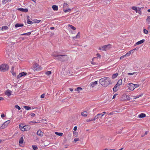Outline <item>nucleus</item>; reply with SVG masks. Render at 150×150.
Instances as JSON below:
<instances>
[{
	"label": "nucleus",
	"mask_w": 150,
	"mask_h": 150,
	"mask_svg": "<svg viewBox=\"0 0 150 150\" xmlns=\"http://www.w3.org/2000/svg\"><path fill=\"white\" fill-rule=\"evenodd\" d=\"M99 82L101 85L104 87H106L110 84L111 80L109 77H104L99 79Z\"/></svg>",
	"instance_id": "nucleus-1"
},
{
	"label": "nucleus",
	"mask_w": 150,
	"mask_h": 150,
	"mask_svg": "<svg viewBox=\"0 0 150 150\" xmlns=\"http://www.w3.org/2000/svg\"><path fill=\"white\" fill-rule=\"evenodd\" d=\"M9 69V66L6 64H4L0 65V71L4 72Z\"/></svg>",
	"instance_id": "nucleus-2"
},
{
	"label": "nucleus",
	"mask_w": 150,
	"mask_h": 150,
	"mask_svg": "<svg viewBox=\"0 0 150 150\" xmlns=\"http://www.w3.org/2000/svg\"><path fill=\"white\" fill-rule=\"evenodd\" d=\"M111 48H112L111 45L108 44L104 46H101V47H99V49L103 51H106L110 49Z\"/></svg>",
	"instance_id": "nucleus-3"
},
{
	"label": "nucleus",
	"mask_w": 150,
	"mask_h": 150,
	"mask_svg": "<svg viewBox=\"0 0 150 150\" xmlns=\"http://www.w3.org/2000/svg\"><path fill=\"white\" fill-rule=\"evenodd\" d=\"M32 68L34 71H40L42 69V67L37 63H35L33 65Z\"/></svg>",
	"instance_id": "nucleus-4"
},
{
	"label": "nucleus",
	"mask_w": 150,
	"mask_h": 150,
	"mask_svg": "<svg viewBox=\"0 0 150 150\" xmlns=\"http://www.w3.org/2000/svg\"><path fill=\"white\" fill-rule=\"evenodd\" d=\"M10 122V120H7L4 122L1 127H0V129H3L4 128L6 127V126L8 125V124Z\"/></svg>",
	"instance_id": "nucleus-5"
},
{
	"label": "nucleus",
	"mask_w": 150,
	"mask_h": 150,
	"mask_svg": "<svg viewBox=\"0 0 150 150\" xmlns=\"http://www.w3.org/2000/svg\"><path fill=\"white\" fill-rule=\"evenodd\" d=\"M134 84L132 83H129L128 84L127 86L129 90L133 91L134 90Z\"/></svg>",
	"instance_id": "nucleus-6"
},
{
	"label": "nucleus",
	"mask_w": 150,
	"mask_h": 150,
	"mask_svg": "<svg viewBox=\"0 0 150 150\" xmlns=\"http://www.w3.org/2000/svg\"><path fill=\"white\" fill-rule=\"evenodd\" d=\"M59 57L58 58V59L60 61L64 62V61L66 59L64 58V57H67V55H59Z\"/></svg>",
	"instance_id": "nucleus-7"
},
{
	"label": "nucleus",
	"mask_w": 150,
	"mask_h": 150,
	"mask_svg": "<svg viewBox=\"0 0 150 150\" xmlns=\"http://www.w3.org/2000/svg\"><path fill=\"white\" fill-rule=\"evenodd\" d=\"M12 92V91L8 89L5 91V94L8 97H9L11 96Z\"/></svg>",
	"instance_id": "nucleus-8"
},
{
	"label": "nucleus",
	"mask_w": 150,
	"mask_h": 150,
	"mask_svg": "<svg viewBox=\"0 0 150 150\" xmlns=\"http://www.w3.org/2000/svg\"><path fill=\"white\" fill-rule=\"evenodd\" d=\"M27 73L25 72H24V71H23L22 72L20 73V74L18 75L17 76V78L18 79L20 78H21V77L24 76V75H27Z\"/></svg>",
	"instance_id": "nucleus-9"
},
{
	"label": "nucleus",
	"mask_w": 150,
	"mask_h": 150,
	"mask_svg": "<svg viewBox=\"0 0 150 150\" xmlns=\"http://www.w3.org/2000/svg\"><path fill=\"white\" fill-rule=\"evenodd\" d=\"M30 126L28 125H24L23 131H28L30 129Z\"/></svg>",
	"instance_id": "nucleus-10"
},
{
	"label": "nucleus",
	"mask_w": 150,
	"mask_h": 150,
	"mask_svg": "<svg viewBox=\"0 0 150 150\" xmlns=\"http://www.w3.org/2000/svg\"><path fill=\"white\" fill-rule=\"evenodd\" d=\"M81 37V33L80 32H79L77 34V35L76 36L73 37V39H79Z\"/></svg>",
	"instance_id": "nucleus-11"
},
{
	"label": "nucleus",
	"mask_w": 150,
	"mask_h": 150,
	"mask_svg": "<svg viewBox=\"0 0 150 150\" xmlns=\"http://www.w3.org/2000/svg\"><path fill=\"white\" fill-rule=\"evenodd\" d=\"M43 134V132H42L41 130L39 129L37 132V134L38 135H40V136H42Z\"/></svg>",
	"instance_id": "nucleus-12"
},
{
	"label": "nucleus",
	"mask_w": 150,
	"mask_h": 150,
	"mask_svg": "<svg viewBox=\"0 0 150 150\" xmlns=\"http://www.w3.org/2000/svg\"><path fill=\"white\" fill-rule=\"evenodd\" d=\"M146 115L144 113H141L138 115V117L139 118H142L146 117Z\"/></svg>",
	"instance_id": "nucleus-13"
},
{
	"label": "nucleus",
	"mask_w": 150,
	"mask_h": 150,
	"mask_svg": "<svg viewBox=\"0 0 150 150\" xmlns=\"http://www.w3.org/2000/svg\"><path fill=\"white\" fill-rule=\"evenodd\" d=\"M97 81H95L93 82H92L90 83L91 86L92 87H94L95 86V85H97Z\"/></svg>",
	"instance_id": "nucleus-14"
},
{
	"label": "nucleus",
	"mask_w": 150,
	"mask_h": 150,
	"mask_svg": "<svg viewBox=\"0 0 150 150\" xmlns=\"http://www.w3.org/2000/svg\"><path fill=\"white\" fill-rule=\"evenodd\" d=\"M119 86L117 84V83L116 85H115V87L113 88V91L114 92H116L117 91L118 88H117Z\"/></svg>",
	"instance_id": "nucleus-15"
},
{
	"label": "nucleus",
	"mask_w": 150,
	"mask_h": 150,
	"mask_svg": "<svg viewBox=\"0 0 150 150\" xmlns=\"http://www.w3.org/2000/svg\"><path fill=\"white\" fill-rule=\"evenodd\" d=\"M81 115L84 117H86L88 115V112L86 111H84L81 112Z\"/></svg>",
	"instance_id": "nucleus-16"
},
{
	"label": "nucleus",
	"mask_w": 150,
	"mask_h": 150,
	"mask_svg": "<svg viewBox=\"0 0 150 150\" xmlns=\"http://www.w3.org/2000/svg\"><path fill=\"white\" fill-rule=\"evenodd\" d=\"M144 41H145L144 39H142V40H140L139 41H138V42H137L136 43V44L137 45L141 44H142L144 42Z\"/></svg>",
	"instance_id": "nucleus-17"
},
{
	"label": "nucleus",
	"mask_w": 150,
	"mask_h": 150,
	"mask_svg": "<svg viewBox=\"0 0 150 150\" xmlns=\"http://www.w3.org/2000/svg\"><path fill=\"white\" fill-rule=\"evenodd\" d=\"M23 25H24L22 24V23H16V24L15 25V27L17 28V27H18L23 26Z\"/></svg>",
	"instance_id": "nucleus-18"
},
{
	"label": "nucleus",
	"mask_w": 150,
	"mask_h": 150,
	"mask_svg": "<svg viewBox=\"0 0 150 150\" xmlns=\"http://www.w3.org/2000/svg\"><path fill=\"white\" fill-rule=\"evenodd\" d=\"M18 10L22 11V12H27L28 11V10L27 8H19Z\"/></svg>",
	"instance_id": "nucleus-19"
},
{
	"label": "nucleus",
	"mask_w": 150,
	"mask_h": 150,
	"mask_svg": "<svg viewBox=\"0 0 150 150\" xmlns=\"http://www.w3.org/2000/svg\"><path fill=\"white\" fill-rule=\"evenodd\" d=\"M135 49H134V50H131V51H130L129 52L126 53V54H125V57H128L130 55L132 52L134 50H135Z\"/></svg>",
	"instance_id": "nucleus-20"
},
{
	"label": "nucleus",
	"mask_w": 150,
	"mask_h": 150,
	"mask_svg": "<svg viewBox=\"0 0 150 150\" xmlns=\"http://www.w3.org/2000/svg\"><path fill=\"white\" fill-rule=\"evenodd\" d=\"M24 141V138L23 137H20L19 140V144L23 143Z\"/></svg>",
	"instance_id": "nucleus-21"
},
{
	"label": "nucleus",
	"mask_w": 150,
	"mask_h": 150,
	"mask_svg": "<svg viewBox=\"0 0 150 150\" xmlns=\"http://www.w3.org/2000/svg\"><path fill=\"white\" fill-rule=\"evenodd\" d=\"M52 8L54 11H57L58 9V6L56 5H53L52 6Z\"/></svg>",
	"instance_id": "nucleus-22"
},
{
	"label": "nucleus",
	"mask_w": 150,
	"mask_h": 150,
	"mask_svg": "<svg viewBox=\"0 0 150 150\" xmlns=\"http://www.w3.org/2000/svg\"><path fill=\"white\" fill-rule=\"evenodd\" d=\"M122 83V80L121 79H120L118 80V82H117V84L118 86H120V85H121Z\"/></svg>",
	"instance_id": "nucleus-23"
},
{
	"label": "nucleus",
	"mask_w": 150,
	"mask_h": 150,
	"mask_svg": "<svg viewBox=\"0 0 150 150\" xmlns=\"http://www.w3.org/2000/svg\"><path fill=\"white\" fill-rule=\"evenodd\" d=\"M8 29V27L6 26H4L2 27L1 30H6Z\"/></svg>",
	"instance_id": "nucleus-24"
},
{
	"label": "nucleus",
	"mask_w": 150,
	"mask_h": 150,
	"mask_svg": "<svg viewBox=\"0 0 150 150\" xmlns=\"http://www.w3.org/2000/svg\"><path fill=\"white\" fill-rule=\"evenodd\" d=\"M24 125L23 124H20L19 125V128L21 130L23 131V130L24 129Z\"/></svg>",
	"instance_id": "nucleus-25"
},
{
	"label": "nucleus",
	"mask_w": 150,
	"mask_h": 150,
	"mask_svg": "<svg viewBox=\"0 0 150 150\" xmlns=\"http://www.w3.org/2000/svg\"><path fill=\"white\" fill-rule=\"evenodd\" d=\"M117 75H118V73H115V74H112V79L115 78L117 77Z\"/></svg>",
	"instance_id": "nucleus-26"
},
{
	"label": "nucleus",
	"mask_w": 150,
	"mask_h": 150,
	"mask_svg": "<svg viewBox=\"0 0 150 150\" xmlns=\"http://www.w3.org/2000/svg\"><path fill=\"white\" fill-rule=\"evenodd\" d=\"M55 134L59 136H62L63 134V133L61 132H55Z\"/></svg>",
	"instance_id": "nucleus-27"
},
{
	"label": "nucleus",
	"mask_w": 150,
	"mask_h": 150,
	"mask_svg": "<svg viewBox=\"0 0 150 150\" xmlns=\"http://www.w3.org/2000/svg\"><path fill=\"white\" fill-rule=\"evenodd\" d=\"M146 20L147 23H150V16H147V18Z\"/></svg>",
	"instance_id": "nucleus-28"
},
{
	"label": "nucleus",
	"mask_w": 150,
	"mask_h": 150,
	"mask_svg": "<svg viewBox=\"0 0 150 150\" xmlns=\"http://www.w3.org/2000/svg\"><path fill=\"white\" fill-rule=\"evenodd\" d=\"M24 108L25 110H30L31 109L30 107L28 106H24Z\"/></svg>",
	"instance_id": "nucleus-29"
},
{
	"label": "nucleus",
	"mask_w": 150,
	"mask_h": 150,
	"mask_svg": "<svg viewBox=\"0 0 150 150\" xmlns=\"http://www.w3.org/2000/svg\"><path fill=\"white\" fill-rule=\"evenodd\" d=\"M32 147L34 150H36L38 149V148L36 145H33L32 146Z\"/></svg>",
	"instance_id": "nucleus-30"
},
{
	"label": "nucleus",
	"mask_w": 150,
	"mask_h": 150,
	"mask_svg": "<svg viewBox=\"0 0 150 150\" xmlns=\"http://www.w3.org/2000/svg\"><path fill=\"white\" fill-rule=\"evenodd\" d=\"M31 34V32H29L27 33L22 34H21V35H30Z\"/></svg>",
	"instance_id": "nucleus-31"
},
{
	"label": "nucleus",
	"mask_w": 150,
	"mask_h": 150,
	"mask_svg": "<svg viewBox=\"0 0 150 150\" xmlns=\"http://www.w3.org/2000/svg\"><path fill=\"white\" fill-rule=\"evenodd\" d=\"M134 74H135V76H136V75H137V72L129 73L128 74V75H134Z\"/></svg>",
	"instance_id": "nucleus-32"
},
{
	"label": "nucleus",
	"mask_w": 150,
	"mask_h": 150,
	"mask_svg": "<svg viewBox=\"0 0 150 150\" xmlns=\"http://www.w3.org/2000/svg\"><path fill=\"white\" fill-rule=\"evenodd\" d=\"M98 114H97L96 115H95L94 118L93 119V121L95 120L96 119H98L99 118Z\"/></svg>",
	"instance_id": "nucleus-33"
},
{
	"label": "nucleus",
	"mask_w": 150,
	"mask_h": 150,
	"mask_svg": "<svg viewBox=\"0 0 150 150\" xmlns=\"http://www.w3.org/2000/svg\"><path fill=\"white\" fill-rule=\"evenodd\" d=\"M34 23H40L41 21V20H38V19H35L34 20Z\"/></svg>",
	"instance_id": "nucleus-34"
},
{
	"label": "nucleus",
	"mask_w": 150,
	"mask_h": 150,
	"mask_svg": "<svg viewBox=\"0 0 150 150\" xmlns=\"http://www.w3.org/2000/svg\"><path fill=\"white\" fill-rule=\"evenodd\" d=\"M69 26H70V28L71 29H72L73 30H74L76 29V28H75L74 26H72V25H69Z\"/></svg>",
	"instance_id": "nucleus-35"
},
{
	"label": "nucleus",
	"mask_w": 150,
	"mask_h": 150,
	"mask_svg": "<svg viewBox=\"0 0 150 150\" xmlns=\"http://www.w3.org/2000/svg\"><path fill=\"white\" fill-rule=\"evenodd\" d=\"M73 134L74 136H75L76 137H77V136L78 135V133L77 132H73Z\"/></svg>",
	"instance_id": "nucleus-36"
},
{
	"label": "nucleus",
	"mask_w": 150,
	"mask_h": 150,
	"mask_svg": "<svg viewBox=\"0 0 150 150\" xmlns=\"http://www.w3.org/2000/svg\"><path fill=\"white\" fill-rule=\"evenodd\" d=\"M132 9L133 10L135 11H136V13L137 12V8L136 7L133 6V7H132Z\"/></svg>",
	"instance_id": "nucleus-37"
},
{
	"label": "nucleus",
	"mask_w": 150,
	"mask_h": 150,
	"mask_svg": "<svg viewBox=\"0 0 150 150\" xmlns=\"http://www.w3.org/2000/svg\"><path fill=\"white\" fill-rule=\"evenodd\" d=\"M144 33L146 34H147L148 33V31L146 29H144L143 30Z\"/></svg>",
	"instance_id": "nucleus-38"
},
{
	"label": "nucleus",
	"mask_w": 150,
	"mask_h": 150,
	"mask_svg": "<svg viewBox=\"0 0 150 150\" xmlns=\"http://www.w3.org/2000/svg\"><path fill=\"white\" fill-rule=\"evenodd\" d=\"M51 71H47L45 73V74L48 75H50L51 74Z\"/></svg>",
	"instance_id": "nucleus-39"
},
{
	"label": "nucleus",
	"mask_w": 150,
	"mask_h": 150,
	"mask_svg": "<svg viewBox=\"0 0 150 150\" xmlns=\"http://www.w3.org/2000/svg\"><path fill=\"white\" fill-rule=\"evenodd\" d=\"M143 94H140L139 95L135 97L134 99H137V98H138L140 97H141V96H142Z\"/></svg>",
	"instance_id": "nucleus-40"
},
{
	"label": "nucleus",
	"mask_w": 150,
	"mask_h": 150,
	"mask_svg": "<svg viewBox=\"0 0 150 150\" xmlns=\"http://www.w3.org/2000/svg\"><path fill=\"white\" fill-rule=\"evenodd\" d=\"M79 140V138H75L74 139V140L73 141V142L74 143H75L76 142H77V141H78Z\"/></svg>",
	"instance_id": "nucleus-41"
},
{
	"label": "nucleus",
	"mask_w": 150,
	"mask_h": 150,
	"mask_svg": "<svg viewBox=\"0 0 150 150\" xmlns=\"http://www.w3.org/2000/svg\"><path fill=\"white\" fill-rule=\"evenodd\" d=\"M99 117L100 118H101L103 116H104V114L103 113H99L98 114Z\"/></svg>",
	"instance_id": "nucleus-42"
},
{
	"label": "nucleus",
	"mask_w": 150,
	"mask_h": 150,
	"mask_svg": "<svg viewBox=\"0 0 150 150\" xmlns=\"http://www.w3.org/2000/svg\"><path fill=\"white\" fill-rule=\"evenodd\" d=\"M82 88H81V87H78L77 88L76 91H77L78 92H79L80 91H81L82 90Z\"/></svg>",
	"instance_id": "nucleus-43"
},
{
	"label": "nucleus",
	"mask_w": 150,
	"mask_h": 150,
	"mask_svg": "<svg viewBox=\"0 0 150 150\" xmlns=\"http://www.w3.org/2000/svg\"><path fill=\"white\" fill-rule=\"evenodd\" d=\"M7 2V0H3L2 3L3 4H5Z\"/></svg>",
	"instance_id": "nucleus-44"
},
{
	"label": "nucleus",
	"mask_w": 150,
	"mask_h": 150,
	"mask_svg": "<svg viewBox=\"0 0 150 150\" xmlns=\"http://www.w3.org/2000/svg\"><path fill=\"white\" fill-rule=\"evenodd\" d=\"M15 107L16 108L18 109V110H20L21 109L20 107H19V106H18V105H15Z\"/></svg>",
	"instance_id": "nucleus-45"
},
{
	"label": "nucleus",
	"mask_w": 150,
	"mask_h": 150,
	"mask_svg": "<svg viewBox=\"0 0 150 150\" xmlns=\"http://www.w3.org/2000/svg\"><path fill=\"white\" fill-rule=\"evenodd\" d=\"M134 89H135V88H137V87H139V84H134Z\"/></svg>",
	"instance_id": "nucleus-46"
},
{
	"label": "nucleus",
	"mask_w": 150,
	"mask_h": 150,
	"mask_svg": "<svg viewBox=\"0 0 150 150\" xmlns=\"http://www.w3.org/2000/svg\"><path fill=\"white\" fill-rule=\"evenodd\" d=\"M14 68L13 67H12L11 68V71H10V72H11V73L12 74V73H13V72H14Z\"/></svg>",
	"instance_id": "nucleus-47"
},
{
	"label": "nucleus",
	"mask_w": 150,
	"mask_h": 150,
	"mask_svg": "<svg viewBox=\"0 0 150 150\" xmlns=\"http://www.w3.org/2000/svg\"><path fill=\"white\" fill-rule=\"evenodd\" d=\"M126 100H129L130 99V97L129 95H126Z\"/></svg>",
	"instance_id": "nucleus-48"
},
{
	"label": "nucleus",
	"mask_w": 150,
	"mask_h": 150,
	"mask_svg": "<svg viewBox=\"0 0 150 150\" xmlns=\"http://www.w3.org/2000/svg\"><path fill=\"white\" fill-rule=\"evenodd\" d=\"M70 10H71L70 9H67L66 10H64V11L66 13V12H69V11H70Z\"/></svg>",
	"instance_id": "nucleus-49"
},
{
	"label": "nucleus",
	"mask_w": 150,
	"mask_h": 150,
	"mask_svg": "<svg viewBox=\"0 0 150 150\" xmlns=\"http://www.w3.org/2000/svg\"><path fill=\"white\" fill-rule=\"evenodd\" d=\"M52 55L54 57H58L59 56V55H57L55 54L54 53H53Z\"/></svg>",
	"instance_id": "nucleus-50"
},
{
	"label": "nucleus",
	"mask_w": 150,
	"mask_h": 150,
	"mask_svg": "<svg viewBox=\"0 0 150 150\" xmlns=\"http://www.w3.org/2000/svg\"><path fill=\"white\" fill-rule=\"evenodd\" d=\"M33 22L31 21H30H30H28V24H33Z\"/></svg>",
	"instance_id": "nucleus-51"
},
{
	"label": "nucleus",
	"mask_w": 150,
	"mask_h": 150,
	"mask_svg": "<svg viewBox=\"0 0 150 150\" xmlns=\"http://www.w3.org/2000/svg\"><path fill=\"white\" fill-rule=\"evenodd\" d=\"M45 96V94H43L40 96V97L42 98H44Z\"/></svg>",
	"instance_id": "nucleus-52"
},
{
	"label": "nucleus",
	"mask_w": 150,
	"mask_h": 150,
	"mask_svg": "<svg viewBox=\"0 0 150 150\" xmlns=\"http://www.w3.org/2000/svg\"><path fill=\"white\" fill-rule=\"evenodd\" d=\"M97 56L98 57H99V58H100L101 57V55H100L99 53H98L96 54Z\"/></svg>",
	"instance_id": "nucleus-53"
},
{
	"label": "nucleus",
	"mask_w": 150,
	"mask_h": 150,
	"mask_svg": "<svg viewBox=\"0 0 150 150\" xmlns=\"http://www.w3.org/2000/svg\"><path fill=\"white\" fill-rule=\"evenodd\" d=\"M86 121L87 122H89V121H94V120H93V119H87V120Z\"/></svg>",
	"instance_id": "nucleus-54"
},
{
	"label": "nucleus",
	"mask_w": 150,
	"mask_h": 150,
	"mask_svg": "<svg viewBox=\"0 0 150 150\" xmlns=\"http://www.w3.org/2000/svg\"><path fill=\"white\" fill-rule=\"evenodd\" d=\"M139 14H141V12L140 11V9L139 10L137 11V12Z\"/></svg>",
	"instance_id": "nucleus-55"
},
{
	"label": "nucleus",
	"mask_w": 150,
	"mask_h": 150,
	"mask_svg": "<svg viewBox=\"0 0 150 150\" xmlns=\"http://www.w3.org/2000/svg\"><path fill=\"white\" fill-rule=\"evenodd\" d=\"M125 57V54L124 55H122L121 57H120V59H122L123 58H124V57Z\"/></svg>",
	"instance_id": "nucleus-56"
},
{
	"label": "nucleus",
	"mask_w": 150,
	"mask_h": 150,
	"mask_svg": "<svg viewBox=\"0 0 150 150\" xmlns=\"http://www.w3.org/2000/svg\"><path fill=\"white\" fill-rule=\"evenodd\" d=\"M31 117H34L35 116V114L34 113H33L31 114Z\"/></svg>",
	"instance_id": "nucleus-57"
},
{
	"label": "nucleus",
	"mask_w": 150,
	"mask_h": 150,
	"mask_svg": "<svg viewBox=\"0 0 150 150\" xmlns=\"http://www.w3.org/2000/svg\"><path fill=\"white\" fill-rule=\"evenodd\" d=\"M12 74L13 75V76H16V73L14 71L12 73Z\"/></svg>",
	"instance_id": "nucleus-58"
},
{
	"label": "nucleus",
	"mask_w": 150,
	"mask_h": 150,
	"mask_svg": "<svg viewBox=\"0 0 150 150\" xmlns=\"http://www.w3.org/2000/svg\"><path fill=\"white\" fill-rule=\"evenodd\" d=\"M1 117L2 118H3V117H5L4 114H3V113L1 115Z\"/></svg>",
	"instance_id": "nucleus-59"
},
{
	"label": "nucleus",
	"mask_w": 150,
	"mask_h": 150,
	"mask_svg": "<svg viewBox=\"0 0 150 150\" xmlns=\"http://www.w3.org/2000/svg\"><path fill=\"white\" fill-rule=\"evenodd\" d=\"M77 129V127L76 126H75L74 127V130L75 131H76V130Z\"/></svg>",
	"instance_id": "nucleus-60"
},
{
	"label": "nucleus",
	"mask_w": 150,
	"mask_h": 150,
	"mask_svg": "<svg viewBox=\"0 0 150 150\" xmlns=\"http://www.w3.org/2000/svg\"><path fill=\"white\" fill-rule=\"evenodd\" d=\"M27 17L28 18V19L27 20V23H28V21H30V20L28 18H29L30 17H29V16H27Z\"/></svg>",
	"instance_id": "nucleus-61"
},
{
	"label": "nucleus",
	"mask_w": 150,
	"mask_h": 150,
	"mask_svg": "<svg viewBox=\"0 0 150 150\" xmlns=\"http://www.w3.org/2000/svg\"><path fill=\"white\" fill-rule=\"evenodd\" d=\"M4 99V98L3 97H0V101L2 100H3Z\"/></svg>",
	"instance_id": "nucleus-62"
},
{
	"label": "nucleus",
	"mask_w": 150,
	"mask_h": 150,
	"mask_svg": "<svg viewBox=\"0 0 150 150\" xmlns=\"http://www.w3.org/2000/svg\"><path fill=\"white\" fill-rule=\"evenodd\" d=\"M116 95H117V94H115L113 96L112 99H114V98H115V97H116Z\"/></svg>",
	"instance_id": "nucleus-63"
},
{
	"label": "nucleus",
	"mask_w": 150,
	"mask_h": 150,
	"mask_svg": "<svg viewBox=\"0 0 150 150\" xmlns=\"http://www.w3.org/2000/svg\"><path fill=\"white\" fill-rule=\"evenodd\" d=\"M54 27H50V29L51 30H54Z\"/></svg>",
	"instance_id": "nucleus-64"
}]
</instances>
